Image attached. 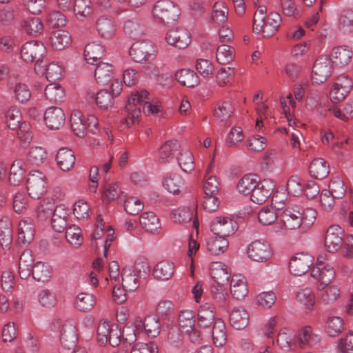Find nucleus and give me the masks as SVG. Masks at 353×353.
<instances>
[{
    "label": "nucleus",
    "instance_id": "9b49d317",
    "mask_svg": "<svg viewBox=\"0 0 353 353\" xmlns=\"http://www.w3.org/2000/svg\"><path fill=\"white\" fill-rule=\"evenodd\" d=\"M343 233V230L339 225H332L327 230L325 245L329 252H335L341 248Z\"/></svg>",
    "mask_w": 353,
    "mask_h": 353
},
{
    "label": "nucleus",
    "instance_id": "6ab92c4d",
    "mask_svg": "<svg viewBox=\"0 0 353 353\" xmlns=\"http://www.w3.org/2000/svg\"><path fill=\"white\" fill-rule=\"evenodd\" d=\"M35 227L31 218L22 219L19 223L18 239L23 244L30 243L34 239Z\"/></svg>",
    "mask_w": 353,
    "mask_h": 353
},
{
    "label": "nucleus",
    "instance_id": "49530a36",
    "mask_svg": "<svg viewBox=\"0 0 353 353\" xmlns=\"http://www.w3.org/2000/svg\"><path fill=\"white\" fill-rule=\"evenodd\" d=\"M94 93L92 94L91 97L95 99L97 106L103 110H108L112 108L114 104V97L108 90H101L97 93L94 97Z\"/></svg>",
    "mask_w": 353,
    "mask_h": 353
},
{
    "label": "nucleus",
    "instance_id": "0e129e2a",
    "mask_svg": "<svg viewBox=\"0 0 353 353\" xmlns=\"http://www.w3.org/2000/svg\"><path fill=\"white\" fill-rule=\"evenodd\" d=\"M234 108L230 101H223L214 110V117L221 121L228 119L233 113Z\"/></svg>",
    "mask_w": 353,
    "mask_h": 353
},
{
    "label": "nucleus",
    "instance_id": "09e8293b",
    "mask_svg": "<svg viewBox=\"0 0 353 353\" xmlns=\"http://www.w3.org/2000/svg\"><path fill=\"white\" fill-rule=\"evenodd\" d=\"M122 285L125 290L128 292H134L139 287V280L130 268L123 269Z\"/></svg>",
    "mask_w": 353,
    "mask_h": 353
},
{
    "label": "nucleus",
    "instance_id": "e2e57ef3",
    "mask_svg": "<svg viewBox=\"0 0 353 353\" xmlns=\"http://www.w3.org/2000/svg\"><path fill=\"white\" fill-rule=\"evenodd\" d=\"M124 209L130 215H137L143 209V203L134 196L127 198L124 201Z\"/></svg>",
    "mask_w": 353,
    "mask_h": 353
},
{
    "label": "nucleus",
    "instance_id": "473e14b6",
    "mask_svg": "<svg viewBox=\"0 0 353 353\" xmlns=\"http://www.w3.org/2000/svg\"><path fill=\"white\" fill-rule=\"evenodd\" d=\"M216 321L213 307L208 303L200 306L198 311V323L201 327H208Z\"/></svg>",
    "mask_w": 353,
    "mask_h": 353
},
{
    "label": "nucleus",
    "instance_id": "c03bdc74",
    "mask_svg": "<svg viewBox=\"0 0 353 353\" xmlns=\"http://www.w3.org/2000/svg\"><path fill=\"white\" fill-rule=\"evenodd\" d=\"M344 329L343 320L336 316H329L327 318L325 331L330 336H338Z\"/></svg>",
    "mask_w": 353,
    "mask_h": 353
},
{
    "label": "nucleus",
    "instance_id": "423d86ee",
    "mask_svg": "<svg viewBox=\"0 0 353 353\" xmlns=\"http://www.w3.org/2000/svg\"><path fill=\"white\" fill-rule=\"evenodd\" d=\"M332 62L326 56H321L315 61L312 69V81L315 83L325 82L331 75Z\"/></svg>",
    "mask_w": 353,
    "mask_h": 353
},
{
    "label": "nucleus",
    "instance_id": "7ed1b4c3",
    "mask_svg": "<svg viewBox=\"0 0 353 353\" xmlns=\"http://www.w3.org/2000/svg\"><path fill=\"white\" fill-rule=\"evenodd\" d=\"M46 48L43 43L37 41L25 43L21 48V57L27 63L35 61V71H41L43 68L42 57L45 53Z\"/></svg>",
    "mask_w": 353,
    "mask_h": 353
},
{
    "label": "nucleus",
    "instance_id": "3c124183",
    "mask_svg": "<svg viewBox=\"0 0 353 353\" xmlns=\"http://www.w3.org/2000/svg\"><path fill=\"white\" fill-rule=\"evenodd\" d=\"M96 297L89 293H80L77 298L76 305L79 310L86 312L91 310L96 304Z\"/></svg>",
    "mask_w": 353,
    "mask_h": 353
},
{
    "label": "nucleus",
    "instance_id": "b1692460",
    "mask_svg": "<svg viewBox=\"0 0 353 353\" xmlns=\"http://www.w3.org/2000/svg\"><path fill=\"white\" fill-rule=\"evenodd\" d=\"M175 79L183 86L194 88L199 83V76L190 69H180L175 73Z\"/></svg>",
    "mask_w": 353,
    "mask_h": 353
},
{
    "label": "nucleus",
    "instance_id": "ea45409f",
    "mask_svg": "<svg viewBox=\"0 0 353 353\" xmlns=\"http://www.w3.org/2000/svg\"><path fill=\"white\" fill-rule=\"evenodd\" d=\"M96 28L99 34L105 39L111 38L115 32V27L112 21L107 17H99L96 23Z\"/></svg>",
    "mask_w": 353,
    "mask_h": 353
},
{
    "label": "nucleus",
    "instance_id": "f704fd0d",
    "mask_svg": "<svg viewBox=\"0 0 353 353\" xmlns=\"http://www.w3.org/2000/svg\"><path fill=\"white\" fill-rule=\"evenodd\" d=\"M179 144L176 140H169L159 148V157L161 163L170 162L174 158V153L179 150Z\"/></svg>",
    "mask_w": 353,
    "mask_h": 353
},
{
    "label": "nucleus",
    "instance_id": "4d7b16f0",
    "mask_svg": "<svg viewBox=\"0 0 353 353\" xmlns=\"http://www.w3.org/2000/svg\"><path fill=\"white\" fill-rule=\"evenodd\" d=\"M304 181L297 175L290 177L287 183V190L294 196H298L303 192Z\"/></svg>",
    "mask_w": 353,
    "mask_h": 353
},
{
    "label": "nucleus",
    "instance_id": "cd10ccee",
    "mask_svg": "<svg viewBox=\"0 0 353 353\" xmlns=\"http://www.w3.org/2000/svg\"><path fill=\"white\" fill-rule=\"evenodd\" d=\"M230 292L236 299L244 298L248 293L245 279L241 275H234L230 282Z\"/></svg>",
    "mask_w": 353,
    "mask_h": 353
},
{
    "label": "nucleus",
    "instance_id": "6e6552de",
    "mask_svg": "<svg viewBox=\"0 0 353 353\" xmlns=\"http://www.w3.org/2000/svg\"><path fill=\"white\" fill-rule=\"evenodd\" d=\"M314 262V258L308 253H297L290 260L289 268L295 276H301L308 272Z\"/></svg>",
    "mask_w": 353,
    "mask_h": 353
},
{
    "label": "nucleus",
    "instance_id": "c85d7f7f",
    "mask_svg": "<svg viewBox=\"0 0 353 353\" xmlns=\"http://www.w3.org/2000/svg\"><path fill=\"white\" fill-rule=\"evenodd\" d=\"M163 184L164 188L172 194H179L185 188L184 179L176 173H171L165 177Z\"/></svg>",
    "mask_w": 353,
    "mask_h": 353
},
{
    "label": "nucleus",
    "instance_id": "a18cd8bd",
    "mask_svg": "<svg viewBox=\"0 0 353 353\" xmlns=\"http://www.w3.org/2000/svg\"><path fill=\"white\" fill-rule=\"evenodd\" d=\"M24 163L21 160H15L12 163L10 170L9 181L12 185H19L23 179L25 169Z\"/></svg>",
    "mask_w": 353,
    "mask_h": 353
},
{
    "label": "nucleus",
    "instance_id": "dca6fc26",
    "mask_svg": "<svg viewBox=\"0 0 353 353\" xmlns=\"http://www.w3.org/2000/svg\"><path fill=\"white\" fill-rule=\"evenodd\" d=\"M43 119L46 125L50 130H59L65 121L63 110L59 107H50L43 114Z\"/></svg>",
    "mask_w": 353,
    "mask_h": 353
},
{
    "label": "nucleus",
    "instance_id": "c756f323",
    "mask_svg": "<svg viewBox=\"0 0 353 353\" xmlns=\"http://www.w3.org/2000/svg\"><path fill=\"white\" fill-rule=\"evenodd\" d=\"M105 48L100 43L92 42L88 43L84 50V56L87 62L94 64V62L101 59L105 56Z\"/></svg>",
    "mask_w": 353,
    "mask_h": 353
},
{
    "label": "nucleus",
    "instance_id": "6e6d98bb",
    "mask_svg": "<svg viewBox=\"0 0 353 353\" xmlns=\"http://www.w3.org/2000/svg\"><path fill=\"white\" fill-rule=\"evenodd\" d=\"M23 30L30 35L37 36L42 32L43 23L39 17H32L23 21Z\"/></svg>",
    "mask_w": 353,
    "mask_h": 353
},
{
    "label": "nucleus",
    "instance_id": "39448f33",
    "mask_svg": "<svg viewBox=\"0 0 353 353\" xmlns=\"http://www.w3.org/2000/svg\"><path fill=\"white\" fill-rule=\"evenodd\" d=\"M129 54L137 63L153 60L155 57L152 43L145 40L134 43L130 48Z\"/></svg>",
    "mask_w": 353,
    "mask_h": 353
},
{
    "label": "nucleus",
    "instance_id": "bb28decb",
    "mask_svg": "<svg viewBox=\"0 0 353 353\" xmlns=\"http://www.w3.org/2000/svg\"><path fill=\"white\" fill-rule=\"evenodd\" d=\"M174 272V263L170 261L163 260L155 265L153 270V275L157 279L167 281L172 276Z\"/></svg>",
    "mask_w": 353,
    "mask_h": 353
},
{
    "label": "nucleus",
    "instance_id": "c9c22d12",
    "mask_svg": "<svg viewBox=\"0 0 353 353\" xmlns=\"http://www.w3.org/2000/svg\"><path fill=\"white\" fill-rule=\"evenodd\" d=\"M71 129L73 132L79 137H83L86 134L85 120L83 118L82 113L79 110H74L70 119Z\"/></svg>",
    "mask_w": 353,
    "mask_h": 353
},
{
    "label": "nucleus",
    "instance_id": "864d4df0",
    "mask_svg": "<svg viewBox=\"0 0 353 353\" xmlns=\"http://www.w3.org/2000/svg\"><path fill=\"white\" fill-rule=\"evenodd\" d=\"M319 290L320 300L325 304L332 303L340 295V289L336 285H327L323 290Z\"/></svg>",
    "mask_w": 353,
    "mask_h": 353
},
{
    "label": "nucleus",
    "instance_id": "412c9836",
    "mask_svg": "<svg viewBox=\"0 0 353 353\" xmlns=\"http://www.w3.org/2000/svg\"><path fill=\"white\" fill-rule=\"evenodd\" d=\"M60 341L63 346L68 350L76 345L77 330L72 323L69 322L63 325L61 330Z\"/></svg>",
    "mask_w": 353,
    "mask_h": 353
},
{
    "label": "nucleus",
    "instance_id": "2eb2a0df",
    "mask_svg": "<svg viewBox=\"0 0 353 353\" xmlns=\"http://www.w3.org/2000/svg\"><path fill=\"white\" fill-rule=\"evenodd\" d=\"M313 267L311 276L318 280V290H323L335 277V271L332 265Z\"/></svg>",
    "mask_w": 353,
    "mask_h": 353
},
{
    "label": "nucleus",
    "instance_id": "5701e85b",
    "mask_svg": "<svg viewBox=\"0 0 353 353\" xmlns=\"http://www.w3.org/2000/svg\"><path fill=\"white\" fill-rule=\"evenodd\" d=\"M141 227L148 232L155 234L161 229L159 219L152 212H143L139 219Z\"/></svg>",
    "mask_w": 353,
    "mask_h": 353
},
{
    "label": "nucleus",
    "instance_id": "de8ad7c7",
    "mask_svg": "<svg viewBox=\"0 0 353 353\" xmlns=\"http://www.w3.org/2000/svg\"><path fill=\"white\" fill-rule=\"evenodd\" d=\"M228 17V8L224 1H216L213 6L211 19L216 23L225 22Z\"/></svg>",
    "mask_w": 353,
    "mask_h": 353
},
{
    "label": "nucleus",
    "instance_id": "5fc2aeb1",
    "mask_svg": "<svg viewBox=\"0 0 353 353\" xmlns=\"http://www.w3.org/2000/svg\"><path fill=\"white\" fill-rule=\"evenodd\" d=\"M123 30L126 34L133 39H137L143 33L142 26L139 19L135 18L128 19L125 22Z\"/></svg>",
    "mask_w": 353,
    "mask_h": 353
},
{
    "label": "nucleus",
    "instance_id": "a878e982",
    "mask_svg": "<svg viewBox=\"0 0 353 353\" xmlns=\"http://www.w3.org/2000/svg\"><path fill=\"white\" fill-rule=\"evenodd\" d=\"M249 321V315L247 311L241 307L234 308L230 316V322L231 325L236 330H242L245 328Z\"/></svg>",
    "mask_w": 353,
    "mask_h": 353
},
{
    "label": "nucleus",
    "instance_id": "37998d69",
    "mask_svg": "<svg viewBox=\"0 0 353 353\" xmlns=\"http://www.w3.org/2000/svg\"><path fill=\"white\" fill-rule=\"evenodd\" d=\"M259 181L256 175L245 174L237 183L236 188L242 194H251Z\"/></svg>",
    "mask_w": 353,
    "mask_h": 353
},
{
    "label": "nucleus",
    "instance_id": "bf43d9fd",
    "mask_svg": "<svg viewBox=\"0 0 353 353\" xmlns=\"http://www.w3.org/2000/svg\"><path fill=\"white\" fill-rule=\"evenodd\" d=\"M332 196L336 199H342L346 192V187L343 181L339 176L331 180L329 184V190H327Z\"/></svg>",
    "mask_w": 353,
    "mask_h": 353
},
{
    "label": "nucleus",
    "instance_id": "f8f14e48",
    "mask_svg": "<svg viewBox=\"0 0 353 353\" xmlns=\"http://www.w3.org/2000/svg\"><path fill=\"white\" fill-rule=\"evenodd\" d=\"M301 207L296 205L288 207L281 212V221L286 229L295 230L301 227Z\"/></svg>",
    "mask_w": 353,
    "mask_h": 353
},
{
    "label": "nucleus",
    "instance_id": "f257e3e1",
    "mask_svg": "<svg viewBox=\"0 0 353 353\" xmlns=\"http://www.w3.org/2000/svg\"><path fill=\"white\" fill-rule=\"evenodd\" d=\"M145 114H156L160 111V105L158 102L153 103L150 98V94L145 90L132 92L128 97L125 111L128 112L126 117L121 120V123L127 128L131 127L139 121L141 116V108Z\"/></svg>",
    "mask_w": 353,
    "mask_h": 353
},
{
    "label": "nucleus",
    "instance_id": "79ce46f5",
    "mask_svg": "<svg viewBox=\"0 0 353 353\" xmlns=\"http://www.w3.org/2000/svg\"><path fill=\"white\" fill-rule=\"evenodd\" d=\"M46 99L54 103H59L64 100L65 93L64 89L58 84H49L44 90Z\"/></svg>",
    "mask_w": 353,
    "mask_h": 353
},
{
    "label": "nucleus",
    "instance_id": "20e7f679",
    "mask_svg": "<svg viewBox=\"0 0 353 353\" xmlns=\"http://www.w3.org/2000/svg\"><path fill=\"white\" fill-rule=\"evenodd\" d=\"M26 189L30 197L40 199L47 192V179L40 171L34 170L28 174Z\"/></svg>",
    "mask_w": 353,
    "mask_h": 353
},
{
    "label": "nucleus",
    "instance_id": "0eeeda50",
    "mask_svg": "<svg viewBox=\"0 0 353 353\" xmlns=\"http://www.w3.org/2000/svg\"><path fill=\"white\" fill-rule=\"evenodd\" d=\"M247 252L250 259L257 262H265L272 255L270 244L260 240L252 241L248 245Z\"/></svg>",
    "mask_w": 353,
    "mask_h": 353
},
{
    "label": "nucleus",
    "instance_id": "774afa93",
    "mask_svg": "<svg viewBox=\"0 0 353 353\" xmlns=\"http://www.w3.org/2000/svg\"><path fill=\"white\" fill-rule=\"evenodd\" d=\"M46 158L47 153L41 147L32 148L28 154V161L35 165L42 164Z\"/></svg>",
    "mask_w": 353,
    "mask_h": 353
},
{
    "label": "nucleus",
    "instance_id": "a19ab883",
    "mask_svg": "<svg viewBox=\"0 0 353 353\" xmlns=\"http://www.w3.org/2000/svg\"><path fill=\"white\" fill-rule=\"evenodd\" d=\"M212 339L216 347H222L226 343L225 325L221 319H217L213 325Z\"/></svg>",
    "mask_w": 353,
    "mask_h": 353
},
{
    "label": "nucleus",
    "instance_id": "f3484780",
    "mask_svg": "<svg viewBox=\"0 0 353 353\" xmlns=\"http://www.w3.org/2000/svg\"><path fill=\"white\" fill-rule=\"evenodd\" d=\"M137 327L144 328L146 334L150 337L157 336L161 331L159 319L154 315H148L143 320H136Z\"/></svg>",
    "mask_w": 353,
    "mask_h": 353
},
{
    "label": "nucleus",
    "instance_id": "2f4dec72",
    "mask_svg": "<svg viewBox=\"0 0 353 353\" xmlns=\"http://www.w3.org/2000/svg\"><path fill=\"white\" fill-rule=\"evenodd\" d=\"M330 172V165L322 158L314 159L310 166L311 176L316 179H323Z\"/></svg>",
    "mask_w": 353,
    "mask_h": 353
},
{
    "label": "nucleus",
    "instance_id": "69168bd1",
    "mask_svg": "<svg viewBox=\"0 0 353 353\" xmlns=\"http://www.w3.org/2000/svg\"><path fill=\"white\" fill-rule=\"evenodd\" d=\"M177 160L179 166L184 172H190L194 169V158L190 151L182 152Z\"/></svg>",
    "mask_w": 353,
    "mask_h": 353
},
{
    "label": "nucleus",
    "instance_id": "e433bc0d",
    "mask_svg": "<svg viewBox=\"0 0 353 353\" xmlns=\"http://www.w3.org/2000/svg\"><path fill=\"white\" fill-rule=\"evenodd\" d=\"M228 241L225 237L214 235L207 241V249L212 255L223 253L228 248Z\"/></svg>",
    "mask_w": 353,
    "mask_h": 353
},
{
    "label": "nucleus",
    "instance_id": "680f3d73",
    "mask_svg": "<svg viewBox=\"0 0 353 353\" xmlns=\"http://www.w3.org/2000/svg\"><path fill=\"white\" fill-rule=\"evenodd\" d=\"M43 65L44 68H41V70L39 71V72H43L45 70L46 77L49 81H55L61 78L63 68L58 63H51L46 68V65Z\"/></svg>",
    "mask_w": 353,
    "mask_h": 353
},
{
    "label": "nucleus",
    "instance_id": "8fccbe9b",
    "mask_svg": "<svg viewBox=\"0 0 353 353\" xmlns=\"http://www.w3.org/2000/svg\"><path fill=\"white\" fill-rule=\"evenodd\" d=\"M234 56V50L232 46L223 44L217 48L216 58L219 63L228 64L232 61Z\"/></svg>",
    "mask_w": 353,
    "mask_h": 353
},
{
    "label": "nucleus",
    "instance_id": "a211bd4d",
    "mask_svg": "<svg viewBox=\"0 0 353 353\" xmlns=\"http://www.w3.org/2000/svg\"><path fill=\"white\" fill-rule=\"evenodd\" d=\"M75 154L72 150L68 148H61L58 150L56 161L61 170L64 172L70 170L75 164Z\"/></svg>",
    "mask_w": 353,
    "mask_h": 353
},
{
    "label": "nucleus",
    "instance_id": "052dcab7",
    "mask_svg": "<svg viewBox=\"0 0 353 353\" xmlns=\"http://www.w3.org/2000/svg\"><path fill=\"white\" fill-rule=\"evenodd\" d=\"M65 229V238L68 243L74 245H81L83 243V237L80 228L72 225Z\"/></svg>",
    "mask_w": 353,
    "mask_h": 353
},
{
    "label": "nucleus",
    "instance_id": "72a5a7b5",
    "mask_svg": "<svg viewBox=\"0 0 353 353\" xmlns=\"http://www.w3.org/2000/svg\"><path fill=\"white\" fill-rule=\"evenodd\" d=\"M332 63L343 66L347 65L353 57V52L348 46H338L333 49Z\"/></svg>",
    "mask_w": 353,
    "mask_h": 353
},
{
    "label": "nucleus",
    "instance_id": "4468645a",
    "mask_svg": "<svg viewBox=\"0 0 353 353\" xmlns=\"http://www.w3.org/2000/svg\"><path fill=\"white\" fill-rule=\"evenodd\" d=\"M283 205L281 201H277V196L273 197L272 199V205L263 207L259 212V221L263 225H271L274 223L280 214L277 211L281 210Z\"/></svg>",
    "mask_w": 353,
    "mask_h": 353
},
{
    "label": "nucleus",
    "instance_id": "9d476101",
    "mask_svg": "<svg viewBox=\"0 0 353 353\" xmlns=\"http://www.w3.org/2000/svg\"><path fill=\"white\" fill-rule=\"evenodd\" d=\"M274 188L275 184L272 180L259 181L251 193L250 200L258 205L263 203L270 196Z\"/></svg>",
    "mask_w": 353,
    "mask_h": 353
},
{
    "label": "nucleus",
    "instance_id": "f03ea898",
    "mask_svg": "<svg viewBox=\"0 0 353 353\" xmlns=\"http://www.w3.org/2000/svg\"><path fill=\"white\" fill-rule=\"evenodd\" d=\"M152 17L158 23L172 25L181 14L179 8L170 0H159L152 8Z\"/></svg>",
    "mask_w": 353,
    "mask_h": 353
},
{
    "label": "nucleus",
    "instance_id": "603ef678",
    "mask_svg": "<svg viewBox=\"0 0 353 353\" xmlns=\"http://www.w3.org/2000/svg\"><path fill=\"white\" fill-rule=\"evenodd\" d=\"M179 327L186 333L194 327V314L193 311L186 310L180 312L178 316Z\"/></svg>",
    "mask_w": 353,
    "mask_h": 353
},
{
    "label": "nucleus",
    "instance_id": "1a4fd4ad",
    "mask_svg": "<svg viewBox=\"0 0 353 353\" xmlns=\"http://www.w3.org/2000/svg\"><path fill=\"white\" fill-rule=\"evenodd\" d=\"M214 235L226 237L234 234L237 230V223L228 217H216L210 224Z\"/></svg>",
    "mask_w": 353,
    "mask_h": 353
},
{
    "label": "nucleus",
    "instance_id": "7c9ffc66",
    "mask_svg": "<svg viewBox=\"0 0 353 353\" xmlns=\"http://www.w3.org/2000/svg\"><path fill=\"white\" fill-rule=\"evenodd\" d=\"M211 277L219 285H225L230 278V273L228 267L221 262H215L212 264L210 270Z\"/></svg>",
    "mask_w": 353,
    "mask_h": 353
},
{
    "label": "nucleus",
    "instance_id": "58836bf2",
    "mask_svg": "<svg viewBox=\"0 0 353 353\" xmlns=\"http://www.w3.org/2000/svg\"><path fill=\"white\" fill-rule=\"evenodd\" d=\"M52 269L49 264L39 261L34 264L31 275L38 282L48 281L51 277Z\"/></svg>",
    "mask_w": 353,
    "mask_h": 353
},
{
    "label": "nucleus",
    "instance_id": "393cba45",
    "mask_svg": "<svg viewBox=\"0 0 353 353\" xmlns=\"http://www.w3.org/2000/svg\"><path fill=\"white\" fill-rule=\"evenodd\" d=\"M113 66L112 64L104 62L97 63L94 77L99 84H108L113 78Z\"/></svg>",
    "mask_w": 353,
    "mask_h": 353
},
{
    "label": "nucleus",
    "instance_id": "4be33fe9",
    "mask_svg": "<svg viewBox=\"0 0 353 353\" xmlns=\"http://www.w3.org/2000/svg\"><path fill=\"white\" fill-rule=\"evenodd\" d=\"M49 41L54 49L62 50L70 45L72 39L68 31L57 30L51 33Z\"/></svg>",
    "mask_w": 353,
    "mask_h": 353
},
{
    "label": "nucleus",
    "instance_id": "ddd939ff",
    "mask_svg": "<svg viewBox=\"0 0 353 353\" xmlns=\"http://www.w3.org/2000/svg\"><path fill=\"white\" fill-rule=\"evenodd\" d=\"M167 43L179 49H185L190 43V36L188 31L183 28L170 30L165 36Z\"/></svg>",
    "mask_w": 353,
    "mask_h": 353
},
{
    "label": "nucleus",
    "instance_id": "13d9d810",
    "mask_svg": "<svg viewBox=\"0 0 353 353\" xmlns=\"http://www.w3.org/2000/svg\"><path fill=\"white\" fill-rule=\"evenodd\" d=\"M54 209V205L50 199L43 200L37 209L38 219L44 221L52 217Z\"/></svg>",
    "mask_w": 353,
    "mask_h": 353
},
{
    "label": "nucleus",
    "instance_id": "aec40b11",
    "mask_svg": "<svg viewBox=\"0 0 353 353\" xmlns=\"http://www.w3.org/2000/svg\"><path fill=\"white\" fill-rule=\"evenodd\" d=\"M68 217V208H66L63 205L57 206L51 219V224L53 230L57 232H63L67 228Z\"/></svg>",
    "mask_w": 353,
    "mask_h": 353
},
{
    "label": "nucleus",
    "instance_id": "4c0bfd02",
    "mask_svg": "<svg viewBox=\"0 0 353 353\" xmlns=\"http://www.w3.org/2000/svg\"><path fill=\"white\" fill-rule=\"evenodd\" d=\"M281 20V17L278 12H270L264 23L263 37L273 36L278 31Z\"/></svg>",
    "mask_w": 353,
    "mask_h": 353
},
{
    "label": "nucleus",
    "instance_id": "338daca9",
    "mask_svg": "<svg viewBox=\"0 0 353 353\" xmlns=\"http://www.w3.org/2000/svg\"><path fill=\"white\" fill-rule=\"evenodd\" d=\"M296 300L303 303L308 309H311L315 303L314 294L310 288L302 289L296 294Z\"/></svg>",
    "mask_w": 353,
    "mask_h": 353
}]
</instances>
